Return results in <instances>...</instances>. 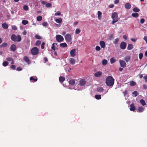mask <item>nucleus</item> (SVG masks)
I'll return each instance as SVG.
<instances>
[{
    "label": "nucleus",
    "mask_w": 147,
    "mask_h": 147,
    "mask_svg": "<svg viewBox=\"0 0 147 147\" xmlns=\"http://www.w3.org/2000/svg\"><path fill=\"white\" fill-rule=\"evenodd\" d=\"M115 79L111 76H108L106 79L105 83L107 86H112L114 84Z\"/></svg>",
    "instance_id": "f257e3e1"
},
{
    "label": "nucleus",
    "mask_w": 147,
    "mask_h": 147,
    "mask_svg": "<svg viewBox=\"0 0 147 147\" xmlns=\"http://www.w3.org/2000/svg\"><path fill=\"white\" fill-rule=\"evenodd\" d=\"M111 18L113 20L112 22L113 24H114L115 23L117 22L119 20V18H118V15L116 12H114L112 13Z\"/></svg>",
    "instance_id": "f03ea898"
},
{
    "label": "nucleus",
    "mask_w": 147,
    "mask_h": 147,
    "mask_svg": "<svg viewBox=\"0 0 147 147\" xmlns=\"http://www.w3.org/2000/svg\"><path fill=\"white\" fill-rule=\"evenodd\" d=\"M11 40L14 42H20L22 39L21 37L19 35L16 36L15 34H12L11 36Z\"/></svg>",
    "instance_id": "7ed1b4c3"
},
{
    "label": "nucleus",
    "mask_w": 147,
    "mask_h": 147,
    "mask_svg": "<svg viewBox=\"0 0 147 147\" xmlns=\"http://www.w3.org/2000/svg\"><path fill=\"white\" fill-rule=\"evenodd\" d=\"M39 53L38 49L37 47H34L32 48L31 51V53L33 55H36Z\"/></svg>",
    "instance_id": "20e7f679"
},
{
    "label": "nucleus",
    "mask_w": 147,
    "mask_h": 147,
    "mask_svg": "<svg viewBox=\"0 0 147 147\" xmlns=\"http://www.w3.org/2000/svg\"><path fill=\"white\" fill-rule=\"evenodd\" d=\"M55 37L57 41L59 42H62L64 40L63 37L60 35H57Z\"/></svg>",
    "instance_id": "39448f33"
},
{
    "label": "nucleus",
    "mask_w": 147,
    "mask_h": 147,
    "mask_svg": "<svg viewBox=\"0 0 147 147\" xmlns=\"http://www.w3.org/2000/svg\"><path fill=\"white\" fill-rule=\"evenodd\" d=\"M65 38L66 41L68 42H70L72 40L71 36L69 34H66L65 36Z\"/></svg>",
    "instance_id": "423d86ee"
},
{
    "label": "nucleus",
    "mask_w": 147,
    "mask_h": 147,
    "mask_svg": "<svg viewBox=\"0 0 147 147\" xmlns=\"http://www.w3.org/2000/svg\"><path fill=\"white\" fill-rule=\"evenodd\" d=\"M126 43L125 42L123 41L120 44V47L121 49L124 50L126 48Z\"/></svg>",
    "instance_id": "0eeeda50"
},
{
    "label": "nucleus",
    "mask_w": 147,
    "mask_h": 147,
    "mask_svg": "<svg viewBox=\"0 0 147 147\" xmlns=\"http://www.w3.org/2000/svg\"><path fill=\"white\" fill-rule=\"evenodd\" d=\"M119 63L120 66L123 68L125 67L126 66V64L125 62L123 60H120L119 61Z\"/></svg>",
    "instance_id": "6e6552de"
},
{
    "label": "nucleus",
    "mask_w": 147,
    "mask_h": 147,
    "mask_svg": "<svg viewBox=\"0 0 147 147\" xmlns=\"http://www.w3.org/2000/svg\"><path fill=\"white\" fill-rule=\"evenodd\" d=\"M71 56L72 57H74L76 55V49H74L71 50L70 52Z\"/></svg>",
    "instance_id": "1a4fd4ad"
},
{
    "label": "nucleus",
    "mask_w": 147,
    "mask_h": 147,
    "mask_svg": "<svg viewBox=\"0 0 147 147\" xmlns=\"http://www.w3.org/2000/svg\"><path fill=\"white\" fill-rule=\"evenodd\" d=\"M86 84V81L85 80L82 79L81 80L79 83V85L80 86H84Z\"/></svg>",
    "instance_id": "9d476101"
},
{
    "label": "nucleus",
    "mask_w": 147,
    "mask_h": 147,
    "mask_svg": "<svg viewBox=\"0 0 147 147\" xmlns=\"http://www.w3.org/2000/svg\"><path fill=\"white\" fill-rule=\"evenodd\" d=\"M102 74V72L101 71H98L95 73L94 74V76L96 77H99L101 76Z\"/></svg>",
    "instance_id": "9b49d317"
},
{
    "label": "nucleus",
    "mask_w": 147,
    "mask_h": 147,
    "mask_svg": "<svg viewBox=\"0 0 147 147\" xmlns=\"http://www.w3.org/2000/svg\"><path fill=\"white\" fill-rule=\"evenodd\" d=\"M10 49L13 51H15L16 49V46L15 44L12 45L10 47Z\"/></svg>",
    "instance_id": "f8f14e48"
},
{
    "label": "nucleus",
    "mask_w": 147,
    "mask_h": 147,
    "mask_svg": "<svg viewBox=\"0 0 147 147\" xmlns=\"http://www.w3.org/2000/svg\"><path fill=\"white\" fill-rule=\"evenodd\" d=\"M100 45L102 48H104L105 47V43L103 41H100Z\"/></svg>",
    "instance_id": "ddd939ff"
},
{
    "label": "nucleus",
    "mask_w": 147,
    "mask_h": 147,
    "mask_svg": "<svg viewBox=\"0 0 147 147\" xmlns=\"http://www.w3.org/2000/svg\"><path fill=\"white\" fill-rule=\"evenodd\" d=\"M130 109L131 111H135V107L134 103H132L130 105Z\"/></svg>",
    "instance_id": "4468645a"
},
{
    "label": "nucleus",
    "mask_w": 147,
    "mask_h": 147,
    "mask_svg": "<svg viewBox=\"0 0 147 147\" xmlns=\"http://www.w3.org/2000/svg\"><path fill=\"white\" fill-rule=\"evenodd\" d=\"M6 59L8 61H11V64H13L14 63V60L11 57H7L6 58Z\"/></svg>",
    "instance_id": "2eb2a0df"
},
{
    "label": "nucleus",
    "mask_w": 147,
    "mask_h": 147,
    "mask_svg": "<svg viewBox=\"0 0 147 147\" xmlns=\"http://www.w3.org/2000/svg\"><path fill=\"white\" fill-rule=\"evenodd\" d=\"M2 26L3 28L7 29L8 28V25L6 23H4L2 24Z\"/></svg>",
    "instance_id": "dca6fc26"
},
{
    "label": "nucleus",
    "mask_w": 147,
    "mask_h": 147,
    "mask_svg": "<svg viewBox=\"0 0 147 147\" xmlns=\"http://www.w3.org/2000/svg\"><path fill=\"white\" fill-rule=\"evenodd\" d=\"M75 80L73 79H71L69 81V84L71 86H74L75 85Z\"/></svg>",
    "instance_id": "f3484780"
},
{
    "label": "nucleus",
    "mask_w": 147,
    "mask_h": 147,
    "mask_svg": "<svg viewBox=\"0 0 147 147\" xmlns=\"http://www.w3.org/2000/svg\"><path fill=\"white\" fill-rule=\"evenodd\" d=\"M144 108L142 106L139 107L138 108V112L139 113L143 112L144 111Z\"/></svg>",
    "instance_id": "a211bd4d"
},
{
    "label": "nucleus",
    "mask_w": 147,
    "mask_h": 147,
    "mask_svg": "<svg viewBox=\"0 0 147 147\" xmlns=\"http://www.w3.org/2000/svg\"><path fill=\"white\" fill-rule=\"evenodd\" d=\"M69 63L71 65H74L75 63V61L73 58H70L69 60Z\"/></svg>",
    "instance_id": "6ab92c4d"
},
{
    "label": "nucleus",
    "mask_w": 147,
    "mask_h": 147,
    "mask_svg": "<svg viewBox=\"0 0 147 147\" xmlns=\"http://www.w3.org/2000/svg\"><path fill=\"white\" fill-rule=\"evenodd\" d=\"M60 46L63 48L66 47H67V45L65 42H64L60 44Z\"/></svg>",
    "instance_id": "aec40b11"
},
{
    "label": "nucleus",
    "mask_w": 147,
    "mask_h": 147,
    "mask_svg": "<svg viewBox=\"0 0 147 147\" xmlns=\"http://www.w3.org/2000/svg\"><path fill=\"white\" fill-rule=\"evenodd\" d=\"M131 5L128 3H126L125 5V7L127 9H129L131 8Z\"/></svg>",
    "instance_id": "412c9836"
},
{
    "label": "nucleus",
    "mask_w": 147,
    "mask_h": 147,
    "mask_svg": "<svg viewBox=\"0 0 147 147\" xmlns=\"http://www.w3.org/2000/svg\"><path fill=\"white\" fill-rule=\"evenodd\" d=\"M59 81L61 82H63L65 80V78L63 76H60L59 78Z\"/></svg>",
    "instance_id": "4be33fe9"
},
{
    "label": "nucleus",
    "mask_w": 147,
    "mask_h": 147,
    "mask_svg": "<svg viewBox=\"0 0 147 147\" xmlns=\"http://www.w3.org/2000/svg\"><path fill=\"white\" fill-rule=\"evenodd\" d=\"M133 48V46L132 44H128L127 47V49L128 50H130L132 49Z\"/></svg>",
    "instance_id": "5701e85b"
},
{
    "label": "nucleus",
    "mask_w": 147,
    "mask_h": 147,
    "mask_svg": "<svg viewBox=\"0 0 147 147\" xmlns=\"http://www.w3.org/2000/svg\"><path fill=\"white\" fill-rule=\"evenodd\" d=\"M104 89L101 87H99L97 88V91L99 92H103L104 91Z\"/></svg>",
    "instance_id": "b1692460"
},
{
    "label": "nucleus",
    "mask_w": 147,
    "mask_h": 147,
    "mask_svg": "<svg viewBox=\"0 0 147 147\" xmlns=\"http://www.w3.org/2000/svg\"><path fill=\"white\" fill-rule=\"evenodd\" d=\"M98 18L99 20H100L101 18V16L102 13L100 11H98Z\"/></svg>",
    "instance_id": "393cba45"
},
{
    "label": "nucleus",
    "mask_w": 147,
    "mask_h": 147,
    "mask_svg": "<svg viewBox=\"0 0 147 147\" xmlns=\"http://www.w3.org/2000/svg\"><path fill=\"white\" fill-rule=\"evenodd\" d=\"M131 16L135 18H137L139 16V14L137 13H133L131 14Z\"/></svg>",
    "instance_id": "a878e982"
},
{
    "label": "nucleus",
    "mask_w": 147,
    "mask_h": 147,
    "mask_svg": "<svg viewBox=\"0 0 147 147\" xmlns=\"http://www.w3.org/2000/svg\"><path fill=\"white\" fill-rule=\"evenodd\" d=\"M55 21L57 23H60L62 22V20L61 18L56 19L55 20Z\"/></svg>",
    "instance_id": "bb28decb"
},
{
    "label": "nucleus",
    "mask_w": 147,
    "mask_h": 147,
    "mask_svg": "<svg viewBox=\"0 0 147 147\" xmlns=\"http://www.w3.org/2000/svg\"><path fill=\"white\" fill-rule=\"evenodd\" d=\"M57 45V43H53L52 45V46L51 47V49L53 50L54 51H55V45Z\"/></svg>",
    "instance_id": "cd10ccee"
},
{
    "label": "nucleus",
    "mask_w": 147,
    "mask_h": 147,
    "mask_svg": "<svg viewBox=\"0 0 147 147\" xmlns=\"http://www.w3.org/2000/svg\"><path fill=\"white\" fill-rule=\"evenodd\" d=\"M130 59V57L129 56H127L125 57L124 60L126 62H128Z\"/></svg>",
    "instance_id": "c85d7f7f"
},
{
    "label": "nucleus",
    "mask_w": 147,
    "mask_h": 147,
    "mask_svg": "<svg viewBox=\"0 0 147 147\" xmlns=\"http://www.w3.org/2000/svg\"><path fill=\"white\" fill-rule=\"evenodd\" d=\"M24 59L26 62H30V61L29 60V58L28 57L26 56L24 57Z\"/></svg>",
    "instance_id": "c756f323"
},
{
    "label": "nucleus",
    "mask_w": 147,
    "mask_h": 147,
    "mask_svg": "<svg viewBox=\"0 0 147 147\" xmlns=\"http://www.w3.org/2000/svg\"><path fill=\"white\" fill-rule=\"evenodd\" d=\"M41 43V41L40 40H37L35 43V45L36 46H40Z\"/></svg>",
    "instance_id": "7c9ffc66"
},
{
    "label": "nucleus",
    "mask_w": 147,
    "mask_h": 147,
    "mask_svg": "<svg viewBox=\"0 0 147 147\" xmlns=\"http://www.w3.org/2000/svg\"><path fill=\"white\" fill-rule=\"evenodd\" d=\"M140 102L143 106L145 105L146 104L145 101L142 99L140 100Z\"/></svg>",
    "instance_id": "2f4dec72"
},
{
    "label": "nucleus",
    "mask_w": 147,
    "mask_h": 147,
    "mask_svg": "<svg viewBox=\"0 0 147 147\" xmlns=\"http://www.w3.org/2000/svg\"><path fill=\"white\" fill-rule=\"evenodd\" d=\"M95 98L98 100H99L101 98L100 95L96 94L95 96Z\"/></svg>",
    "instance_id": "473e14b6"
},
{
    "label": "nucleus",
    "mask_w": 147,
    "mask_h": 147,
    "mask_svg": "<svg viewBox=\"0 0 147 147\" xmlns=\"http://www.w3.org/2000/svg\"><path fill=\"white\" fill-rule=\"evenodd\" d=\"M136 85V83L133 81L130 82V85L131 86H134Z\"/></svg>",
    "instance_id": "72a5a7b5"
},
{
    "label": "nucleus",
    "mask_w": 147,
    "mask_h": 147,
    "mask_svg": "<svg viewBox=\"0 0 147 147\" xmlns=\"http://www.w3.org/2000/svg\"><path fill=\"white\" fill-rule=\"evenodd\" d=\"M107 63V61L106 59H104L102 61V64L103 65H106Z\"/></svg>",
    "instance_id": "f704fd0d"
},
{
    "label": "nucleus",
    "mask_w": 147,
    "mask_h": 147,
    "mask_svg": "<svg viewBox=\"0 0 147 147\" xmlns=\"http://www.w3.org/2000/svg\"><path fill=\"white\" fill-rule=\"evenodd\" d=\"M133 10L135 12H138L140 11V9L137 7H135L134 8Z\"/></svg>",
    "instance_id": "c9c22d12"
},
{
    "label": "nucleus",
    "mask_w": 147,
    "mask_h": 147,
    "mask_svg": "<svg viewBox=\"0 0 147 147\" xmlns=\"http://www.w3.org/2000/svg\"><path fill=\"white\" fill-rule=\"evenodd\" d=\"M22 24L24 25H26L28 23V21L26 20H22Z\"/></svg>",
    "instance_id": "e433bc0d"
},
{
    "label": "nucleus",
    "mask_w": 147,
    "mask_h": 147,
    "mask_svg": "<svg viewBox=\"0 0 147 147\" xmlns=\"http://www.w3.org/2000/svg\"><path fill=\"white\" fill-rule=\"evenodd\" d=\"M8 62L7 61H5L3 63V65L4 67H6L8 65Z\"/></svg>",
    "instance_id": "4c0bfd02"
},
{
    "label": "nucleus",
    "mask_w": 147,
    "mask_h": 147,
    "mask_svg": "<svg viewBox=\"0 0 147 147\" xmlns=\"http://www.w3.org/2000/svg\"><path fill=\"white\" fill-rule=\"evenodd\" d=\"M7 43L6 42H4L0 46V47H7Z\"/></svg>",
    "instance_id": "58836bf2"
},
{
    "label": "nucleus",
    "mask_w": 147,
    "mask_h": 147,
    "mask_svg": "<svg viewBox=\"0 0 147 147\" xmlns=\"http://www.w3.org/2000/svg\"><path fill=\"white\" fill-rule=\"evenodd\" d=\"M23 9L25 11H27L29 9V8L27 5H24L23 6Z\"/></svg>",
    "instance_id": "ea45409f"
},
{
    "label": "nucleus",
    "mask_w": 147,
    "mask_h": 147,
    "mask_svg": "<svg viewBox=\"0 0 147 147\" xmlns=\"http://www.w3.org/2000/svg\"><path fill=\"white\" fill-rule=\"evenodd\" d=\"M36 19L38 21H40L42 20V17L41 16H38L37 17Z\"/></svg>",
    "instance_id": "a19ab883"
},
{
    "label": "nucleus",
    "mask_w": 147,
    "mask_h": 147,
    "mask_svg": "<svg viewBox=\"0 0 147 147\" xmlns=\"http://www.w3.org/2000/svg\"><path fill=\"white\" fill-rule=\"evenodd\" d=\"M35 37L36 39H42V37L41 36L37 34L35 36Z\"/></svg>",
    "instance_id": "79ce46f5"
},
{
    "label": "nucleus",
    "mask_w": 147,
    "mask_h": 147,
    "mask_svg": "<svg viewBox=\"0 0 147 147\" xmlns=\"http://www.w3.org/2000/svg\"><path fill=\"white\" fill-rule=\"evenodd\" d=\"M116 61L115 59L114 58H112L110 59V62L111 63H114Z\"/></svg>",
    "instance_id": "37998d69"
},
{
    "label": "nucleus",
    "mask_w": 147,
    "mask_h": 147,
    "mask_svg": "<svg viewBox=\"0 0 147 147\" xmlns=\"http://www.w3.org/2000/svg\"><path fill=\"white\" fill-rule=\"evenodd\" d=\"M30 80L31 81H33L34 82L36 81L37 80V78H34L32 77H31L30 78Z\"/></svg>",
    "instance_id": "c03bdc74"
},
{
    "label": "nucleus",
    "mask_w": 147,
    "mask_h": 147,
    "mask_svg": "<svg viewBox=\"0 0 147 147\" xmlns=\"http://www.w3.org/2000/svg\"><path fill=\"white\" fill-rule=\"evenodd\" d=\"M80 29L77 28L75 31V33L77 34H78L80 32Z\"/></svg>",
    "instance_id": "a18cd8bd"
},
{
    "label": "nucleus",
    "mask_w": 147,
    "mask_h": 147,
    "mask_svg": "<svg viewBox=\"0 0 147 147\" xmlns=\"http://www.w3.org/2000/svg\"><path fill=\"white\" fill-rule=\"evenodd\" d=\"M139 59H141L143 57V55L142 53H140L139 54Z\"/></svg>",
    "instance_id": "49530a36"
},
{
    "label": "nucleus",
    "mask_w": 147,
    "mask_h": 147,
    "mask_svg": "<svg viewBox=\"0 0 147 147\" xmlns=\"http://www.w3.org/2000/svg\"><path fill=\"white\" fill-rule=\"evenodd\" d=\"M132 94L134 95H135L134 96H136L137 95V92L136 91H135L132 92Z\"/></svg>",
    "instance_id": "de8ad7c7"
},
{
    "label": "nucleus",
    "mask_w": 147,
    "mask_h": 147,
    "mask_svg": "<svg viewBox=\"0 0 147 147\" xmlns=\"http://www.w3.org/2000/svg\"><path fill=\"white\" fill-rule=\"evenodd\" d=\"M51 4L50 3H46V7H48V8L51 7Z\"/></svg>",
    "instance_id": "09e8293b"
},
{
    "label": "nucleus",
    "mask_w": 147,
    "mask_h": 147,
    "mask_svg": "<svg viewBox=\"0 0 147 147\" xmlns=\"http://www.w3.org/2000/svg\"><path fill=\"white\" fill-rule=\"evenodd\" d=\"M101 49L100 48L99 46H97L96 47L95 49L97 51H100Z\"/></svg>",
    "instance_id": "8fccbe9b"
},
{
    "label": "nucleus",
    "mask_w": 147,
    "mask_h": 147,
    "mask_svg": "<svg viewBox=\"0 0 147 147\" xmlns=\"http://www.w3.org/2000/svg\"><path fill=\"white\" fill-rule=\"evenodd\" d=\"M45 44V43L44 42H43L42 43L41 45V49H43L44 48V45Z\"/></svg>",
    "instance_id": "3c124183"
},
{
    "label": "nucleus",
    "mask_w": 147,
    "mask_h": 147,
    "mask_svg": "<svg viewBox=\"0 0 147 147\" xmlns=\"http://www.w3.org/2000/svg\"><path fill=\"white\" fill-rule=\"evenodd\" d=\"M10 68L14 70L15 69L16 67L14 65H12L10 66Z\"/></svg>",
    "instance_id": "603ef678"
},
{
    "label": "nucleus",
    "mask_w": 147,
    "mask_h": 147,
    "mask_svg": "<svg viewBox=\"0 0 147 147\" xmlns=\"http://www.w3.org/2000/svg\"><path fill=\"white\" fill-rule=\"evenodd\" d=\"M42 25L44 26H47L48 24L47 22H45L43 23Z\"/></svg>",
    "instance_id": "864d4df0"
},
{
    "label": "nucleus",
    "mask_w": 147,
    "mask_h": 147,
    "mask_svg": "<svg viewBox=\"0 0 147 147\" xmlns=\"http://www.w3.org/2000/svg\"><path fill=\"white\" fill-rule=\"evenodd\" d=\"M12 28L13 30H16L17 29L16 26H12Z\"/></svg>",
    "instance_id": "5fc2aeb1"
},
{
    "label": "nucleus",
    "mask_w": 147,
    "mask_h": 147,
    "mask_svg": "<svg viewBox=\"0 0 147 147\" xmlns=\"http://www.w3.org/2000/svg\"><path fill=\"white\" fill-rule=\"evenodd\" d=\"M119 40V39L118 38L115 39V41H114V44H117V43L118 42Z\"/></svg>",
    "instance_id": "6e6d98bb"
},
{
    "label": "nucleus",
    "mask_w": 147,
    "mask_h": 147,
    "mask_svg": "<svg viewBox=\"0 0 147 147\" xmlns=\"http://www.w3.org/2000/svg\"><path fill=\"white\" fill-rule=\"evenodd\" d=\"M61 15V13L59 11H58L57 13H55L54 15L55 16H59Z\"/></svg>",
    "instance_id": "4d7b16f0"
},
{
    "label": "nucleus",
    "mask_w": 147,
    "mask_h": 147,
    "mask_svg": "<svg viewBox=\"0 0 147 147\" xmlns=\"http://www.w3.org/2000/svg\"><path fill=\"white\" fill-rule=\"evenodd\" d=\"M144 21H145V20L144 19H143V18L141 19L140 20V22L141 24H143L144 23Z\"/></svg>",
    "instance_id": "13d9d810"
},
{
    "label": "nucleus",
    "mask_w": 147,
    "mask_h": 147,
    "mask_svg": "<svg viewBox=\"0 0 147 147\" xmlns=\"http://www.w3.org/2000/svg\"><path fill=\"white\" fill-rule=\"evenodd\" d=\"M16 70L18 71H20L22 70V68L21 67H19L17 68Z\"/></svg>",
    "instance_id": "bf43d9fd"
},
{
    "label": "nucleus",
    "mask_w": 147,
    "mask_h": 147,
    "mask_svg": "<svg viewBox=\"0 0 147 147\" xmlns=\"http://www.w3.org/2000/svg\"><path fill=\"white\" fill-rule=\"evenodd\" d=\"M143 78L145 79V82H147V76H144Z\"/></svg>",
    "instance_id": "052dcab7"
},
{
    "label": "nucleus",
    "mask_w": 147,
    "mask_h": 147,
    "mask_svg": "<svg viewBox=\"0 0 147 147\" xmlns=\"http://www.w3.org/2000/svg\"><path fill=\"white\" fill-rule=\"evenodd\" d=\"M144 39L146 42V43H147V36H145L144 38Z\"/></svg>",
    "instance_id": "680f3d73"
},
{
    "label": "nucleus",
    "mask_w": 147,
    "mask_h": 147,
    "mask_svg": "<svg viewBox=\"0 0 147 147\" xmlns=\"http://www.w3.org/2000/svg\"><path fill=\"white\" fill-rule=\"evenodd\" d=\"M119 0H115L114 1V3L115 4H117L119 3Z\"/></svg>",
    "instance_id": "e2e57ef3"
},
{
    "label": "nucleus",
    "mask_w": 147,
    "mask_h": 147,
    "mask_svg": "<svg viewBox=\"0 0 147 147\" xmlns=\"http://www.w3.org/2000/svg\"><path fill=\"white\" fill-rule=\"evenodd\" d=\"M41 3L42 4L45 5H46L47 2L44 1H41Z\"/></svg>",
    "instance_id": "0e129e2a"
},
{
    "label": "nucleus",
    "mask_w": 147,
    "mask_h": 147,
    "mask_svg": "<svg viewBox=\"0 0 147 147\" xmlns=\"http://www.w3.org/2000/svg\"><path fill=\"white\" fill-rule=\"evenodd\" d=\"M143 87L144 89H146L147 88V86L145 84H144L143 85Z\"/></svg>",
    "instance_id": "69168bd1"
},
{
    "label": "nucleus",
    "mask_w": 147,
    "mask_h": 147,
    "mask_svg": "<svg viewBox=\"0 0 147 147\" xmlns=\"http://www.w3.org/2000/svg\"><path fill=\"white\" fill-rule=\"evenodd\" d=\"M114 5L113 4H110L109 6V7L110 8H112L113 7H114Z\"/></svg>",
    "instance_id": "338daca9"
},
{
    "label": "nucleus",
    "mask_w": 147,
    "mask_h": 147,
    "mask_svg": "<svg viewBox=\"0 0 147 147\" xmlns=\"http://www.w3.org/2000/svg\"><path fill=\"white\" fill-rule=\"evenodd\" d=\"M44 60L45 62H47L48 61V59L47 57H45L44 58Z\"/></svg>",
    "instance_id": "774afa93"
}]
</instances>
